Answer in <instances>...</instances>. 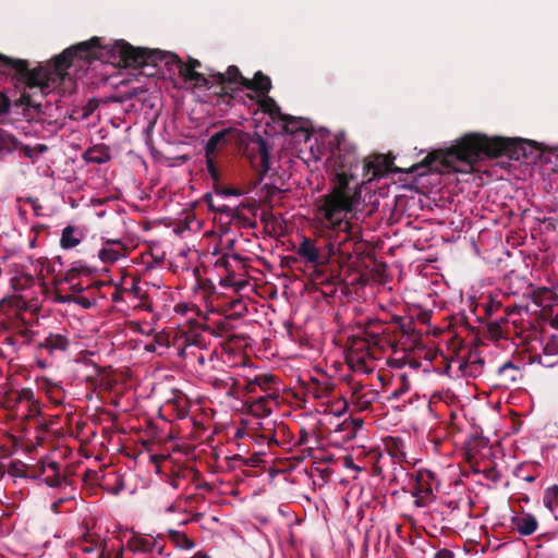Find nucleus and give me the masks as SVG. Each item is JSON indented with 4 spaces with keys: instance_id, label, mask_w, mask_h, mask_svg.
Returning a JSON list of instances; mask_svg holds the SVG:
<instances>
[{
    "instance_id": "f257e3e1",
    "label": "nucleus",
    "mask_w": 558,
    "mask_h": 558,
    "mask_svg": "<svg viewBox=\"0 0 558 558\" xmlns=\"http://www.w3.org/2000/svg\"><path fill=\"white\" fill-rule=\"evenodd\" d=\"M392 160L384 155L371 156L363 167L364 181H355L359 157L354 150L335 153L328 163L332 187L318 197L313 209V225L322 231L345 232L351 236L353 225L348 218L361 203L362 185L390 171Z\"/></svg>"
},
{
    "instance_id": "f03ea898",
    "label": "nucleus",
    "mask_w": 558,
    "mask_h": 558,
    "mask_svg": "<svg viewBox=\"0 0 558 558\" xmlns=\"http://www.w3.org/2000/svg\"><path fill=\"white\" fill-rule=\"evenodd\" d=\"M517 140L487 137L478 133L463 136L456 145L440 154L441 161L457 172L469 173L473 163L484 157L510 154Z\"/></svg>"
},
{
    "instance_id": "7ed1b4c3",
    "label": "nucleus",
    "mask_w": 558,
    "mask_h": 558,
    "mask_svg": "<svg viewBox=\"0 0 558 558\" xmlns=\"http://www.w3.org/2000/svg\"><path fill=\"white\" fill-rule=\"evenodd\" d=\"M70 57H72V51L66 50L56 58L53 70L39 66L28 71L24 60H13L0 54V59L7 64H11L21 75L20 80L25 84L26 88L38 89L41 96L47 95L63 80L64 69L69 63Z\"/></svg>"
},
{
    "instance_id": "20e7f679",
    "label": "nucleus",
    "mask_w": 558,
    "mask_h": 558,
    "mask_svg": "<svg viewBox=\"0 0 558 558\" xmlns=\"http://www.w3.org/2000/svg\"><path fill=\"white\" fill-rule=\"evenodd\" d=\"M243 86L251 92L248 94L250 98L255 99L259 108L272 119L279 118L287 123L293 121L292 117L282 114L277 102L267 95L271 87L268 76L258 72L253 80L243 78Z\"/></svg>"
},
{
    "instance_id": "39448f33",
    "label": "nucleus",
    "mask_w": 558,
    "mask_h": 558,
    "mask_svg": "<svg viewBox=\"0 0 558 558\" xmlns=\"http://www.w3.org/2000/svg\"><path fill=\"white\" fill-rule=\"evenodd\" d=\"M111 51L118 56L125 65H138L144 62L145 50L142 48H134L123 40L117 41Z\"/></svg>"
},
{
    "instance_id": "423d86ee",
    "label": "nucleus",
    "mask_w": 558,
    "mask_h": 558,
    "mask_svg": "<svg viewBox=\"0 0 558 558\" xmlns=\"http://www.w3.org/2000/svg\"><path fill=\"white\" fill-rule=\"evenodd\" d=\"M199 62L197 60H190L184 63L180 60L177 61V68L179 74L184 78L186 83H190L193 87H202L207 85V78L197 72Z\"/></svg>"
},
{
    "instance_id": "0eeeda50",
    "label": "nucleus",
    "mask_w": 558,
    "mask_h": 558,
    "mask_svg": "<svg viewBox=\"0 0 558 558\" xmlns=\"http://www.w3.org/2000/svg\"><path fill=\"white\" fill-rule=\"evenodd\" d=\"M432 478V474L429 472L420 473L417 477V483L413 488V495L416 498V504L420 507L426 506L433 497V486L428 483V480Z\"/></svg>"
},
{
    "instance_id": "6e6552de",
    "label": "nucleus",
    "mask_w": 558,
    "mask_h": 558,
    "mask_svg": "<svg viewBox=\"0 0 558 558\" xmlns=\"http://www.w3.org/2000/svg\"><path fill=\"white\" fill-rule=\"evenodd\" d=\"M250 150L257 151L259 155V165H258V171L266 172L269 169V153L267 149V145L265 141L262 137H255L252 138L246 147L245 154L251 159V162L253 166L255 165V160L253 156L251 155Z\"/></svg>"
},
{
    "instance_id": "1a4fd4ad",
    "label": "nucleus",
    "mask_w": 558,
    "mask_h": 558,
    "mask_svg": "<svg viewBox=\"0 0 558 558\" xmlns=\"http://www.w3.org/2000/svg\"><path fill=\"white\" fill-rule=\"evenodd\" d=\"M296 253L299 256H301L306 263L317 266L320 264L319 257L320 252L319 248L316 246L315 241L308 239V238H302Z\"/></svg>"
},
{
    "instance_id": "9d476101",
    "label": "nucleus",
    "mask_w": 558,
    "mask_h": 558,
    "mask_svg": "<svg viewBox=\"0 0 558 558\" xmlns=\"http://www.w3.org/2000/svg\"><path fill=\"white\" fill-rule=\"evenodd\" d=\"M512 522L518 532L522 535H531L537 529V520L530 513L514 517Z\"/></svg>"
},
{
    "instance_id": "9b49d317",
    "label": "nucleus",
    "mask_w": 558,
    "mask_h": 558,
    "mask_svg": "<svg viewBox=\"0 0 558 558\" xmlns=\"http://www.w3.org/2000/svg\"><path fill=\"white\" fill-rule=\"evenodd\" d=\"M82 236L80 232L73 227H66L61 236V246L65 250L73 248L81 243Z\"/></svg>"
},
{
    "instance_id": "f8f14e48",
    "label": "nucleus",
    "mask_w": 558,
    "mask_h": 558,
    "mask_svg": "<svg viewBox=\"0 0 558 558\" xmlns=\"http://www.w3.org/2000/svg\"><path fill=\"white\" fill-rule=\"evenodd\" d=\"M122 255V247L118 243H108L99 251V257L105 263H114Z\"/></svg>"
},
{
    "instance_id": "ddd939ff",
    "label": "nucleus",
    "mask_w": 558,
    "mask_h": 558,
    "mask_svg": "<svg viewBox=\"0 0 558 558\" xmlns=\"http://www.w3.org/2000/svg\"><path fill=\"white\" fill-rule=\"evenodd\" d=\"M97 47H100V39L98 37H94L89 41L78 44L75 47V50L81 54L82 58H97L95 52L89 51Z\"/></svg>"
},
{
    "instance_id": "4468645a",
    "label": "nucleus",
    "mask_w": 558,
    "mask_h": 558,
    "mask_svg": "<svg viewBox=\"0 0 558 558\" xmlns=\"http://www.w3.org/2000/svg\"><path fill=\"white\" fill-rule=\"evenodd\" d=\"M17 148V141L14 136L0 131V157L10 154Z\"/></svg>"
},
{
    "instance_id": "2eb2a0df",
    "label": "nucleus",
    "mask_w": 558,
    "mask_h": 558,
    "mask_svg": "<svg viewBox=\"0 0 558 558\" xmlns=\"http://www.w3.org/2000/svg\"><path fill=\"white\" fill-rule=\"evenodd\" d=\"M544 504L550 510L554 511L558 507V486L553 485L546 488L544 494Z\"/></svg>"
},
{
    "instance_id": "dca6fc26",
    "label": "nucleus",
    "mask_w": 558,
    "mask_h": 558,
    "mask_svg": "<svg viewBox=\"0 0 558 558\" xmlns=\"http://www.w3.org/2000/svg\"><path fill=\"white\" fill-rule=\"evenodd\" d=\"M66 345H68L66 339L60 335L50 336L44 342V347L49 349L50 351L65 350Z\"/></svg>"
},
{
    "instance_id": "f3484780",
    "label": "nucleus",
    "mask_w": 558,
    "mask_h": 558,
    "mask_svg": "<svg viewBox=\"0 0 558 558\" xmlns=\"http://www.w3.org/2000/svg\"><path fill=\"white\" fill-rule=\"evenodd\" d=\"M226 134V131H221L210 136L206 144V157H210L216 151L218 145L223 142Z\"/></svg>"
},
{
    "instance_id": "a211bd4d",
    "label": "nucleus",
    "mask_w": 558,
    "mask_h": 558,
    "mask_svg": "<svg viewBox=\"0 0 558 558\" xmlns=\"http://www.w3.org/2000/svg\"><path fill=\"white\" fill-rule=\"evenodd\" d=\"M14 399L19 403L26 402L29 405L36 403L35 396L32 389L23 388L14 392Z\"/></svg>"
},
{
    "instance_id": "6ab92c4d",
    "label": "nucleus",
    "mask_w": 558,
    "mask_h": 558,
    "mask_svg": "<svg viewBox=\"0 0 558 558\" xmlns=\"http://www.w3.org/2000/svg\"><path fill=\"white\" fill-rule=\"evenodd\" d=\"M220 78L222 82L225 81H228L230 83H240L241 85H243V76L241 75V73L239 72L238 68L235 66H230L226 74H221L220 75Z\"/></svg>"
},
{
    "instance_id": "aec40b11",
    "label": "nucleus",
    "mask_w": 558,
    "mask_h": 558,
    "mask_svg": "<svg viewBox=\"0 0 558 558\" xmlns=\"http://www.w3.org/2000/svg\"><path fill=\"white\" fill-rule=\"evenodd\" d=\"M46 150H47V146L44 144H38L34 147L28 146V145L22 147V151H23L24 156L29 159L37 157L38 155L45 153Z\"/></svg>"
},
{
    "instance_id": "412c9836",
    "label": "nucleus",
    "mask_w": 558,
    "mask_h": 558,
    "mask_svg": "<svg viewBox=\"0 0 558 558\" xmlns=\"http://www.w3.org/2000/svg\"><path fill=\"white\" fill-rule=\"evenodd\" d=\"M20 102L28 107H40L41 102L38 101L34 96L24 90L20 97Z\"/></svg>"
},
{
    "instance_id": "4be33fe9",
    "label": "nucleus",
    "mask_w": 558,
    "mask_h": 558,
    "mask_svg": "<svg viewBox=\"0 0 558 558\" xmlns=\"http://www.w3.org/2000/svg\"><path fill=\"white\" fill-rule=\"evenodd\" d=\"M554 353L550 352L549 345H546L544 348V355L539 356V363L546 367L553 366L557 361L553 359H548L549 355H553Z\"/></svg>"
},
{
    "instance_id": "5701e85b",
    "label": "nucleus",
    "mask_w": 558,
    "mask_h": 558,
    "mask_svg": "<svg viewBox=\"0 0 558 558\" xmlns=\"http://www.w3.org/2000/svg\"><path fill=\"white\" fill-rule=\"evenodd\" d=\"M434 558H453V554L448 549L438 550Z\"/></svg>"
},
{
    "instance_id": "b1692460",
    "label": "nucleus",
    "mask_w": 558,
    "mask_h": 558,
    "mask_svg": "<svg viewBox=\"0 0 558 558\" xmlns=\"http://www.w3.org/2000/svg\"><path fill=\"white\" fill-rule=\"evenodd\" d=\"M207 167L211 174V177L216 180L218 178L217 170L214 167L213 160L210 157H207Z\"/></svg>"
},
{
    "instance_id": "393cba45",
    "label": "nucleus",
    "mask_w": 558,
    "mask_h": 558,
    "mask_svg": "<svg viewBox=\"0 0 558 558\" xmlns=\"http://www.w3.org/2000/svg\"><path fill=\"white\" fill-rule=\"evenodd\" d=\"M47 483L49 486H60L62 483H65V481L58 476L53 480H47Z\"/></svg>"
},
{
    "instance_id": "a878e982",
    "label": "nucleus",
    "mask_w": 558,
    "mask_h": 558,
    "mask_svg": "<svg viewBox=\"0 0 558 558\" xmlns=\"http://www.w3.org/2000/svg\"><path fill=\"white\" fill-rule=\"evenodd\" d=\"M359 405L361 408H366L368 404L372 403V400L371 399H365V396H361L360 400L357 401Z\"/></svg>"
},
{
    "instance_id": "bb28decb",
    "label": "nucleus",
    "mask_w": 558,
    "mask_h": 558,
    "mask_svg": "<svg viewBox=\"0 0 558 558\" xmlns=\"http://www.w3.org/2000/svg\"><path fill=\"white\" fill-rule=\"evenodd\" d=\"M85 542H86V541H83L82 543H80V544H78L80 548H81V549H82V551H84V553H87V554H88V553H92V551H93V549H94V547H93V546H86V545H84V543H85Z\"/></svg>"
},
{
    "instance_id": "cd10ccee",
    "label": "nucleus",
    "mask_w": 558,
    "mask_h": 558,
    "mask_svg": "<svg viewBox=\"0 0 558 558\" xmlns=\"http://www.w3.org/2000/svg\"><path fill=\"white\" fill-rule=\"evenodd\" d=\"M184 542H185V546L187 548H192L193 547V543L190 539L185 538Z\"/></svg>"
},
{
    "instance_id": "c85d7f7f",
    "label": "nucleus",
    "mask_w": 558,
    "mask_h": 558,
    "mask_svg": "<svg viewBox=\"0 0 558 558\" xmlns=\"http://www.w3.org/2000/svg\"><path fill=\"white\" fill-rule=\"evenodd\" d=\"M226 194H233V192L231 190H228Z\"/></svg>"
},
{
    "instance_id": "c756f323",
    "label": "nucleus",
    "mask_w": 558,
    "mask_h": 558,
    "mask_svg": "<svg viewBox=\"0 0 558 558\" xmlns=\"http://www.w3.org/2000/svg\"><path fill=\"white\" fill-rule=\"evenodd\" d=\"M57 504L52 505V509L56 511Z\"/></svg>"
}]
</instances>
